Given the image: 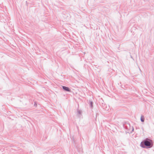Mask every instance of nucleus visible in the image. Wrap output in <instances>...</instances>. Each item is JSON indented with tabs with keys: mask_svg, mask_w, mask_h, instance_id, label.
<instances>
[{
	"mask_svg": "<svg viewBox=\"0 0 154 154\" xmlns=\"http://www.w3.org/2000/svg\"><path fill=\"white\" fill-rule=\"evenodd\" d=\"M153 146V141L149 138H146L142 141L140 144V146L143 148L149 149L152 148Z\"/></svg>",
	"mask_w": 154,
	"mask_h": 154,
	"instance_id": "1",
	"label": "nucleus"
},
{
	"mask_svg": "<svg viewBox=\"0 0 154 154\" xmlns=\"http://www.w3.org/2000/svg\"><path fill=\"white\" fill-rule=\"evenodd\" d=\"M123 127L128 130H129L131 128L130 124L128 122H126L123 124Z\"/></svg>",
	"mask_w": 154,
	"mask_h": 154,
	"instance_id": "2",
	"label": "nucleus"
},
{
	"mask_svg": "<svg viewBox=\"0 0 154 154\" xmlns=\"http://www.w3.org/2000/svg\"><path fill=\"white\" fill-rule=\"evenodd\" d=\"M62 86L63 89L64 91L68 92L71 91V90L69 87L63 86Z\"/></svg>",
	"mask_w": 154,
	"mask_h": 154,
	"instance_id": "3",
	"label": "nucleus"
},
{
	"mask_svg": "<svg viewBox=\"0 0 154 154\" xmlns=\"http://www.w3.org/2000/svg\"><path fill=\"white\" fill-rule=\"evenodd\" d=\"M88 103L90 106V107L91 108H92L93 107V101L91 100H89Z\"/></svg>",
	"mask_w": 154,
	"mask_h": 154,
	"instance_id": "4",
	"label": "nucleus"
},
{
	"mask_svg": "<svg viewBox=\"0 0 154 154\" xmlns=\"http://www.w3.org/2000/svg\"><path fill=\"white\" fill-rule=\"evenodd\" d=\"M144 117L143 115H141L140 117V120L141 122H144Z\"/></svg>",
	"mask_w": 154,
	"mask_h": 154,
	"instance_id": "5",
	"label": "nucleus"
},
{
	"mask_svg": "<svg viewBox=\"0 0 154 154\" xmlns=\"http://www.w3.org/2000/svg\"><path fill=\"white\" fill-rule=\"evenodd\" d=\"M77 113V115H79V116L82 115V111L81 110H78Z\"/></svg>",
	"mask_w": 154,
	"mask_h": 154,
	"instance_id": "6",
	"label": "nucleus"
},
{
	"mask_svg": "<svg viewBox=\"0 0 154 154\" xmlns=\"http://www.w3.org/2000/svg\"><path fill=\"white\" fill-rule=\"evenodd\" d=\"M34 106H37V105L36 103L35 102V103L34 104Z\"/></svg>",
	"mask_w": 154,
	"mask_h": 154,
	"instance_id": "7",
	"label": "nucleus"
},
{
	"mask_svg": "<svg viewBox=\"0 0 154 154\" xmlns=\"http://www.w3.org/2000/svg\"><path fill=\"white\" fill-rule=\"evenodd\" d=\"M132 131H133L134 130V128L133 127H132Z\"/></svg>",
	"mask_w": 154,
	"mask_h": 154,
	"instance_id": "8",
	"label": "nucleus"
}]
</instances>
